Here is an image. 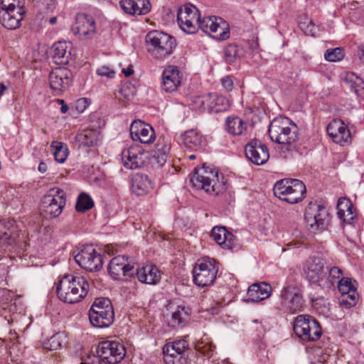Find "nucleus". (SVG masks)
Here are the masks:
<instances>
[{"mask_svg":"<svg viewBox=\"0 0 364 364\" xmlns=\"http://www.w3.org/2000/svg\"><path fill=\"white\" fill-rule=\"evenodd\" d=\"M89 289V283L84 277L68 274L58 282L56 291L60 300L68 304H75L87 296Z\"/></svg>","mask_w":364,"mask_h":364,"instance_id":"f257e3e1","label":"nucleus"},{"mask_svg":"<svg viewBox=\"0 0 364 364\" xmlns=\"http://www.w3.org/2000/svg\"><path fill=\"white\" fill-rule=\"evenodd\" d=\"M297 130L296 125L289 118L278 117L272 121L268 131L273 141L291 147L298 139Z\"/></svg>","mask_w":364,"mask_h":364,"instance_id":"f03ea898","label":"nucleus"},{"mask_svg":"<svg viewBox=\"0 0 364 364\" xmlns=\"http://www.w3.org/2000/svg\"><path fill=\"white\" fill-rule=\"evenodd\" d=\"M149 53L155 59L163 60L172 54L176 41L170 35L159 31H151L146 36Z\"/></svg>","mask_w":364,"mask_h":364,"instance_id":"7ed1b4c3","label":"nucleus"},{"mask_svg":"<svg viewBox=\"0 0 364 364\" xmlns=\"http://www.w3.org/2000/svg\"><path fill=\"white\" fill-rule=\"evenodd\" d=\"M274 194L280 200L291 204L301 201L306 196L304 183L293 178H284L277 181L273 188Z\"/></svg>","mask_w":364,"mask_h":364,"instance_id":"20e7f679","label":"nucleus"},{"mask_svg":"<svg viewBox=\"0 0 364 364\" xmlns=\"http://www.w3.org/2000/svg\"><path fill=\"white\" fill-rule=\"evenodd\" d=\"M191 182L195 187L216 195L225 189L224 182L218 179V171L205 165L195 169Z\"/></svg>","mask_w":364,"mask_h":364,"instance_id":"39448f33","label":"nucleus"},{"mask_svg":"<svg viewBox=\"0 0 364 364\" xmlns=\"http://www.w3.org/2000/svg\"><path fill=\"white\" fill-rule=\"evenodd\" d=\"M96 355H89V364H115L125 356L123 345L117 341H103L97 347Z\"/></svg>","mask_w":364,"mask_h":364,"instance_id":"423d86ee","label":"nucleus"},{"mask_svg":"<svg viewBox=\"0 0 364 364\" xmlns=\"http://www.w3.org/2000/svg\"><path fill=\"white\" fill-rule=\"evenodd\" d=\"M114 318L113 307L107 298H97L89 311L91 324L97 328H106L112 324Z\"/></svg>","mask_w":364,"mask_h":364,"instance_id":"0eeeda50","label":"nucleus"},{"mask_svg":"<svg viewBox=\"0 0 364 364\" xmlns=\"http://www.w3.org/2000/svg\"><path fill=\"white\" fill-rule=\"evenodd\" d=\"M293 329L296 336L305 342L316 341L322 334L319 323L306 314L299 315L295 318Z\"/></svg>","mask_w":364,"mask_h":364,"instance_id":"6e6552de","label":"nucleus"},{"mask_svg":"<svg viewBox=\"0 0 364 364\" xmlns=\"http://www.w3.org/2000/svg\"><path fill=\"white\" fill-rule=\"evenodd\" d=\"M218 271L214 259L203 257L197 261L193 268V281L199 287L210 285L215 281Z\"/></svg>","mask_w":364,"mask_h":364,"instance_id":"1a4fd4ad","label":"nucleus"},{"mask_svg":"<svg viewBox=\"0 0 364 364\" xmlns=\"http://www.w3.org/2000/svg\"><path fill=\"white\" fill-rule=\"evenodd\" d=\"M66 203L64 191L59 188L48 190L41 200V209L46 216L50 218L60 215Z\"/></svg>","mask_w":364,"mask_h":364,"instance_id":"9d476101","label":"nucleus"},{"mask_svg":"<svg viewBox=\"0 0 364 364\" xmlns=\"http://www.w3.org/2000/svg\"><path fill=\"white\" fill-rule=\"evenodd\" d=\"M25 235L11 220H0V249L21 247L25 242Z\"/></svg>","mask_w":364,"mask_h":364,"instance_id":"9b49d317","label":"nucleus"},{"mask_svg":"<svg viewBox=\"0 0 364 364\" xmlns=\"http://www.w3.org/2000/svg\"><path fill=\"white\" fill-rule=\"evenodd\" d=\"M198 28L216 40H226L230 37L229 26L220 17L205 16L199 21Z\"/></svg>","mask_w":364,"mask_h":364,"instance_id":"f8f14e48","label":"nucleus"},{"mask_svg":"<svg viewBox=\"0 0 364 364\" xmlns=\"http://www.w3.org/2000/svg\"><path fill=\"white\" fill-rule=\"evenodd\" d=\"M327 217L325 208L316 203H310L306 208L305 221L308 229L312 232L324 229Z\"/></svg>","mask_w":364,"mask_h":364,"instance_id":"ddd939ff","label":"nucleus"},{"mask_svg":"<svg viewBox=\"0 0 364 364\" xmlns=\"http://www.w3.org/2000/svg\"><path fill=\"white\" fill-rule=\"evenodd\" d=\"M199 11L198 9L191 4H186L181 7L178 11V23L184 32L195 33L198 30L199 21Z\"/></svg>","mask_w":364,"mask_h":364,"instance_id":"4468645a","label":"nucleus"},{"mask_svg":"<svg viewBox=\"0 0 364 364\" xmlns=\"http://www.w3.org/2000/svg\"><path fill=\"white\" fill-rule=\"evenodd\" d=\"M75 260L82 269L90 272L100 270L103 264L102 255L92 246L82 249L75 256Z\"/></svg>","mask_w":364,"mask_h":364,"instance_id":"2eb2a0df","label":"nucleus"},{"mask_svg":"<svg viewBox=\"0 0 364 364\" xmlns=\"http://www.w3.org/2000/svg\"><path fill=\"white\" fill-rule=\"evenodd\" d=\"M328 271V266L325 260L320 257L311 258L304 267L306 278L314 283L324 282Z\"/></svg>","mask_w":364,"mask_h":364,"instance_id":"dca6fc26","label":"nucleus"},{"mask_svg":"<svg viewBox=\"0 0 364 364\" xmlns=\"http://www.w3.org/2000/svg\"><path fill=\"white\" fill-rule=\"evenodd\" d=\"M73 74L66 68H56L49 75L50 87L54 95H59L71 85Z\"/></svg>","mask_w":364,"mask_h":364,"instance_id":"f3484780","label":"nucleus"},{"mask_svg":"<svg viewBox=\"0 0 364 364\" xmlns=\"http://www.w3.org/2000/svg\"><path fill=\"white\" fill-rule=\"evenodd\" d=\"M73 33L81 40L92 38L96 33V26L94 18L85 14H78L75 22L73 25Z\"/></svg>","mask_w":364,"mask_h":364,"instance_id":"a211bd4d","label":"nucleus"},{"mask_svg":"<svg viewBox=\"0 0 364 364\" xmlns=\"http://www.w3.org/2000/svg\"><path fill=\"white\" fill-rule=\"evenodd\" d=\"M196 103L200 109L208 112H220L229 109L230 101L217 93H209L198 98Z\"/></svg>","mask_w":364,"mask_h":364,"instance_id":"6ab92c4d","label":"nucleus"},{"mask_svg":"<svg viewBox=\"0 0 364 364\" xmlns=\"http://www.w3.org/2000/svg\"><path fill=\"white\" fill-rule=\"evenodd\" d=\"M327 133L331 140L341 146L351 141L350 132L345 122L340 119L332 120L327 126Z\"/></svg>","mask_w":364,"mask_h":364,"instance_id":"aec40b11","label":"nucleus"},{"mask_svg":"<svg viewBox=\"0 0 364 364\" xmlns=\"http://www.w3.org/2000/svg\"><path fill=\"white\" fill-rule=\"evenodd\" d=\"M338 289L341 296L340 302L346 307L356 304L358 294L356 290V282L350 278H341L338 281Z\"/></svg>","mask_w":364,"mask_h":364,"instance_id":"412c9836","label":"nucleus"},{"mask_svg":"<svg viewBox=\"0 0 364 364\" xmlns=\"http://www.w3.org/2000/svg\"><path fill=\"white\" fill-rule=\"evenodd\" d=\"M245 152L246 157L256 165H262L269 159V152L267 146L257 140H252L248 143Z\"/></svg>","mask_w":364,"mask_h":364,"instance_id":"4be33fe9","label":"nucleus"},{"mask_svg":"<svg viewBox=\"0 0 364 364\" xmlns=\"http://www.w3.org/2000/svg\"><path fill=\"white\" fill-rule=\"evenodd\" d=\"M282 304L292 312L301 310L303 300L301 289L294 285H288L281 291Z\"/></svg>","mask_w":364,"mask_h":364,"instance_id":"5701e85b","label":"nucleus"},{"mask_svg":"<svg viewBox=\"0 0 364 364\" xmlns=\"http://www.w3.org/2000/svg\"><path fill=\"white\" fill-rule=\"evenodd\" d=\"M130 135L133 141H139L145 144L152 143L155 139L153 128L140 120L134 121L132 123Z\"/></svg>","mask_w":364,"mask_h":364,"instance_id":"b1692460","label":"nucleus"},{"mask_svg":"<svg viewBox=\"0 0 364 364\" xmlns=\"http://www.w3.org/2000/svg\"><path fill=\"white\" fill-rule=\"evenodd\" d=\"M144 153L138 146H132L124 149L121 154L123 166L127 169L141 167L144 163Z\"/></svg>","mask_w":364,"mask_h":364,"instance_id":"393cba45","label":"nucleus"},{"mask_svg":"<svg viewBox=\"0 0 364 364\" xmlns=\"http://www.w3.org/2000/svg\"><path fill=\"white\" fill-rule=\"evenodd\" d=\"M122 9L132 16H143L149 14L151 9L149 0H121Z\"/></svg>","mask_w":364,"mask_h":364,"instance_id":"a878e982","label":"nucleus"},{"mask_svg":"<svg viewBox=\"0 0 364 364\" xmlns=\"http://www.w3.org/2000/svg\"><path fill=\"white\" fill-rule=\"evenodd\" d=\"M188 349V343L184 339L166 343L163 348L164 360L167 364H175L173 358L182 355Z\"/></svg>","mask_w":364,"mask_h":364,"instance_id":"bb28decb","label":"nucleus"},{"mask_svg":"<svg viewBox=\"0 0 364 364\" xmlns=\"http://www.w3.org/2000/svg\"><path fill=\"white\" fill-rule=\"evenodd\" d=\"M181 84V76L176 66L169 65L163 72L162 88L166 92L176 91Z\"/></svg>","mask_w":364,"mask_h":364,"instance_id":"cd10ccee","label":"nucleus"},{"mask_svg":"<svg viewBox=\"0 0 364 364\" xmlns=\"http://www.w3.org/2000/svg\"><path fill=\"white\" fill-rule=\"evenodd\" d=\"M133 269L128 264L127 259L124 256L118 255L111 259L108 267V271L111 277L114 279H122Z\"/></svg>","mask_w":364,"mask_h":364,"instance_id":"c85d7f7f","label":"nucleus"},{"mask_svg":"<svg viewBox=\"0 0 364 364\" xmlns=\"http://www.w3.org/2000/svg\"><path fill=\"white\" fill-rule=\"evenodd\" d=\"M72 45L65 41H58L53 44L50 53L55 63L58 65L68 63L71 55Z\"/></svg>","mask_w":364,"mask_h":364,"instance_id":"c756f323","label":"nucleus"},{"mask_svg":"<svg viewBox=\"0 0 364 364\" xmlns=\"http://www.w3.org/2000/svg\"><path fill=\"white\" fill-rule=\"evenodd\" d=\"M26 11L0 10V22L2 26L10 30H15L21 26Z\"/></svg>","mask_w":364,"mask_h":364,"instance_id":"7c9ffc66","label":"nucleus"},{"mask_svg":"<svg viewBox=\"0 0 364 364\" xmlns=\"http://www.w3.org/2000/svg\"><path fill=\"white\" fill-rule=\"evenodd\" d=\"M136 277L141 283L156 284L161 280V274L156 266L148 264L137 269Z\"/></svg>","mask_w":364,"mask_h":364,"instance_id":"2f4dec72","label":"nucleus"},{"mask_svg":"<svg viewBox=\"0 0 364 364\" xmlns=\"http://www.w3.org/2000/svg\"><path fill=\"white\" fill-rule=\"evenodd\" d=\"M272 287L265 282L252 284L247 290V299L252 302H259L269 297Z\"/></svg>","mask_w":364,"mask_h":364,"instance_id":"473e14b6","label":"nucleus"},{"mask_svg":"<svg viewBox=\"0 0 364 364\" xmlns=\"http://www.w3.org/2000/svg\"><path fill=\"white\" fill-rule=\"evenodd\" d=\"M211 237L224 249H232L234 246V235L223 226L214 227L211 231Z\"/></svg>","mask_w":364,"mask_h":364,"instance_id":"72a5a7b5","label":"nucleus"},{"mask_svg":"<svg viewBox=\"0 0 364 364\" xmlns=\"http://www.w3.org/2000/svg\"><path fill=\"white\" fill-rule=\"evenodd\" d=\"M180 141L188 149L199 151L202 149L204 139L203 136L195 129H189L181 134Z\"/></svg>","mask_w":364,"mask_h":364,"instance_id":"f704fd0d","label":"nucleus"},{"mask_svg":"<svg viewBox=\"0 0 364 364\" xmlns=\"http://www.w3.org/2000/svg\"><path fill=\"white\" fill-rule=\"evenodd\" d=\"M337 215L341 220L351 223L356 217L355 210L351 201L346 198H341L337 203Z\"/></svg>","mask_w":364,"mask_h":364,"instance_id":"c9c22d12","label":"nucleus"},{"mask_svg":"<svg viewBox=\"0 0 364 364\" xmlns=\"http://www.w3.org/2000/svg\"><path fill=\"white\" fill-rule=\"evenodd\" d=\"M153 188V184L146 175L136 173L132 180L133 193L138 196L148 193Z\"/></svg>","mask_w":364,"mask_h":364,"instance_id":"e433bc0d","label":"nucleus"},{"mask_svg":"<svg viewBox=\"0 0 364 364\" xmlns=\"http://www.w3.org/2000/svg\"><path fill=\"white\" fill-rule=\"evenodd\" d=\"M171 149L169 141L164 138L159 139L153 150V158L159 166H163L167 160Z\"/></svg>","mask_w":364,"mask_h":364,"instance_id":"4c0bfd02","label":"nucleus"},{"mask_svg":"<svg viewBox=\"0 0 364 364\" xmlns=\"http://www.w3.org/2000/svg\"><path fill=\"white\" fill-rule=\"evenodd\" d=\"M346 86L356 95L364 94V82L353 73H347L343 80Z\"/></svg>","mask_w":364,"mask_h":364,"instance_id":"58836bf2","label":"nucleus"},{"mask_svg":"<svg viewBox=\"0 0 364 364\" xmlns=\"http://www.w3.org/2000/svg\"><path fill=\"white\" fill-rule=\"evenodd\" d=\"M247 129V124L238 117H229L226 119V130L232 135H241Z\"/></svg>","mask_w":364,"mask_h":364,"instance_id":"ea45409f","label":"nucleus"},{"mask_svg":"<svg viewBox=\"0 0 364 364\" xmlns=\"http://www.w3.org/2000/svg\"><path fill=\"white\" fill-rule=\"evenodd\" d=\"M100 140V133L95 129H85L77 134V141L84 146H92Z\"/></svg>","mask_w":364,"mask_h":364,"instance_id":"a19ab883","label":"nucleus"},{"mask_svg":"<svg viewBox=\"0 0 364 364\" xmlns=\"http://www.w3.org/2000/svg\"><path fill=\"white\" fill-rule=\"evenodd\" d=\"M188 319V313L185 306H178L171 311L168 325L173 328L178 327Z\"/></svg>","mask_w":364,"mask_h":364,"instance_id":"79ce46f5","label":"nucleus"},{"mask_svg":"<svg viewBox=\"0 0 364 364\" xmlns=\"http://www.w3.org/2000/svg\"><path fill=\"white\" fill-rule=\"evenodd\" d=\"M244 55V50L237 44H229L224 48V59L228 64L240 60Z\"/></svg>","mask_w":364,"mask_h":364,"instance_id":"37998d69","label":"nucleus"},{"mask_svg":"<svg viewBox=\"0 0 364 364\" xmlns=\"http://www.w3.org/2000/svg\"><path fill=\"white\" fill-rule=\"evenodd\" d=\"M50 149L55 160L60 164L64 163L68 155L67 146L62 142L53 141L50 145Z\"/></svg>","mask_w":364,"mask_h":364,"instance_id":"c03bdc74","label":"nucleus"},{"mask_svg":"<svg viewBox=\"0 0 364 364\" xmlns=\"http://www.w3.org/2000/svg\"><path fill=\"white\" fill-rule=\"evenodd\" d=\"M66 343V336L63 333H58L51 336L45 343V347L50 350H56Z\"/></svg>","mask_w":364,"mask_h":364,"instance_id":"a18cd8bd","label":"nucleus"},{"mask_svg":"<svg viewBox=\"0 0 364 364\" xmlns=\"http://www.w3.org/2000/svg\"><path fill=\"white\" fill-rule=\"evenodd\" d=\"M93 205L94 202L89 195L85 193L80 194L76 203V209L77 211L85 212L91 209Z\"/></svg>","mask_w":364,"mask_h":364,"instance_id":"49530a36","label":"nucleus"},{"mask_svg":"<svg viewBox=\"0 0 364 364\" xmlns=\"http://www.w3.org/2000/svg\"><path fill=\"white\" fill-rule=\"evenodd\" d=\"M24 0H1V10L26 11Z\"/></svg>","mask_w":364,"mask_h":364,"instance_id":"de8ad7c7","label":"nucleus"},{"mask_svg":"<svg viewBox=\"0 0 364 364\" xmlns=\"http://www.w3.org/2000/svg\"><path fill=\"white\" fill-rule=\"evenodd\" d=\"M195 348L200 353L210 357L213 355L215 346L211 342L203 340L196 343Z\"/></svg>","mask_w":364,"mask_h":364,"instance_id":"09e8293b","label":"nucleus"},{"mask_svg":"<svg viewBox=\"0 0 364 364\" xmlns=\"http://www.w3.org/2000/svg\"><path fill=\"white\" fill-rule=\"evenodd\" d=\"M342 275L343 272L339 267H328V274L324 281L326 283L327 286L333 285L335 282L341 279Z\"/></svg>","mask_w":364,"mask_h":364,"instance_id":"8fccbe9b","label":"nucleus"},{"mask_svg":"<svg viewBox=\"0 0 364 364\" xmlns=\"http://www.w3.org/2000/svg\"><path fill=\"white\" fill-rule=\"evenodd\" d=\"M344 57V53L340 48H330L326 50L324 58L329 62H337L341 60Z\"/></svg>","mask_w":364,"mask_h":364,"instance_id":"3c124183","label":"nucleus"},{"mask_svg":"<svg viewBox=\"0 0 364 364\" xmlns=\"http://www.w3.org/2000/svg\"><path fill=\"white\" fill-rule=\"evenodd\" d=\"M301 28L306 35L314 36L317 32V28L312 21H309L308 24L301 23L300 24Z\"/></svg>","mask_w":364,"mask_h":364,"instance_id":"603ef678","label":"nucleus"},{"mask_svg":"<svg viewBox=\"0 0 364 364\" xmlns=\"http://www.w3.org/2000/svg\"><path fill=\"white\" fill-rule=\"evenodd\" d=\"M96 73L100 76H105L108 78H113L115 75V72L112 69L105 65L98 68Z\"/></svg>","mask_w":364,"mask_h":364,"instance_id":"864d4df0","label":"nucleus"},{"mask_svg":"<svg viewBox=\"0 0 364 364\" xmlns=\"http://www.w3.org/2000/svg\"><path fill=\"white\" fill-rule=\"evenodd\" d=\"M121 95L127 101H129L134 96V89L129 86H124L120 90Z\"/></svg>","mask_w":364,"mask_h":364,"instance_id":"5fc2aeb1","label":"nucleus"},{"mask_svg":"<svg viewBox=\"0 0 364 364\" xmlns=\"http://www.w3.org/2000/svg\"><path fill=\"white\" fill-rule=\"evenodd\" d=\"M223 87L227 91H231L233 88V80L230 76H225L221 79Z\"/></svg>","mask_w":364,"mask_h":364,"instance_id":"6e6d98bb","label":"nucleus"},{"mask_svg":"<svg viewBox=\"0 0 364 364\" xmlns=\"http://www.w3.org/2000/svg\"><path fill=\"white\" fill-rule=\"evenodd\" d=\"M355 55L363 63H364V46H359L357 47Z\"/></svg>","mask_w":364,"mask_h":364,"instance_id":"4d7b16f0","label":"nucleus"},{"mask_svg":"<svg viewBox=\"0 0 364 364\" xmlns=\"http://www.w3.org/2000/svg\"><path fill=\"white\" fill-rule=\"evenodd\" d=\"M17 336H16V332H12V331H10V337H9V339L13 341V344L12 346L10 347V353H12L13 352L15 351V348L16 347V343L14 342V341L17 338Z\"/></svg>","mask_w":364,"mask_h":364,"instance_id":"13d9d810","label":"nucleus"},{"mask_svg":"<svg viewBox=\"0 0 364 364\" xmlns=\"http://www.w3.org/2000/svg\"><path fill=\"white\" fill-rule=\"evenodd\" d=\"M57 102L60 105H61L60 111L62 113L65 114L68 110V106L65 103V101L63 100H57Z\"/></svg>","mask_w":364,"mask_h":364,"instance_id":"bf43d9fd","label":"nucleus"},{"mask_svg":"<svg viewBox=\"0 0 364 364\" xmlns=\"http://www.w3.org/2000/svg\"><path fill=\"white\" fill-rule=\"evenodd\" d=\"M122 72L126 77H129L134 73V70L132 68V66L131 65L127 68H123Z\"/></svg>","mask_w":364,"mask_h":364,"instance_id":"052dcab7","label":"nucleus"},{"mask_svg":"<svg viewBox=\"0 0 364 364\" xmlns=\"http://www.w3.org/2000/svg\"><path fill=\"white\" fill-rule=\"evenodd\" d=\"M47 170V165L43 163V162H41L38 165V171L41 172V173H45Z\"/></svg>","mask_w":364,"mask_h":364,"instance_id":"680f3d73","label":"nucleus"},{"mask_svg":"<svg viewBox=\"0 0 364 364\" xmlns=\"http://www.w3.org/2000/svg\"><path fill=\"white\" fill-rule=\"evenodd\" d=\"M77 106L78 107H80V106L82 107L83 106L84 107H85V104L86 103V101H85V99H80V100H77Z\"/></svg>","mask_w":364,"mask_h":364,"instance_id":"e2e57ef3","label":"nucleus"},{"mask_svg":"<svg viewBox=\"0 0 364 364\" xmlns=\"http://www.w3.org/2000/svg\"><path fill=\"white\" fill-rule=\"evenodd\" d=\"M6 90V86L4 84L0 83V96H1V95L4 93V92Z\"/></svg>","mask_w":364,"mask_h":364,"instance_id":"0e129e2a","label":"nucleus"},{"mask_svg":"<svg viewBox=\"0 0 364 364\" xmlns=\"http://www.w3.org/2000/svg\"><path fill=\"white\" fill-rule=\"evenodd\" d=\"M189 159L193 160L196 158V156L195 154H191L188 156Z\"/></svg>","mask_w":364,"mask_h":364,"instance_id":"69168bd1","label":"nucleus"},{"mask_svg":"<svg viewBox=\"0 0 364 364\" xmlns=\"http://www.w3.org/2000/svg\"><path fill=\"white\" fill-rule=\"evenodd\" d=\"M55 21H56V18H50V23H54L55 22Z\"/></svg>","mask_w":364,"mask_h":364,"instance_id":"338daca9","label":"nucleus"},{"mask_svg":"<svg viewBox=\"0 0 364 364\" xmlns=\"http://www.w3.org/2000/svg\"><path fill=\"white\" fill-rule=\"evenodd\" d=\"M81 364H89V358H87L85 363Z\"/></svg>","mask_w":364,"mask_h":364,"instance_id":"774afa93","label":"nucleus"}]
</instances>
